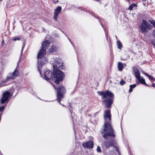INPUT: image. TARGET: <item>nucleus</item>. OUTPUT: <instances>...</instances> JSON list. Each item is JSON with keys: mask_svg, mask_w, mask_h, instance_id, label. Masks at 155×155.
I'll list each match as a JSON object with an SVG mask.
<instances>
[{"mask_svg": "<svg viewBox=\"0 0 155 155\" xmlns=\"http://www.w3.org/2000/svg\"><path fill=\"white\" fill-rule=\"evenodd\" d=\"M105 122L104 124V128L101 130V133H104L103 137L106 140H110L109 141H105L103 142V144L107 148L111 146H114L115 143L114 138L115 137L114 134V132L111 124V116L110 110H108L105 111L104 114Z\"/></svg>", "mask_w": 155, "mask_h": 155, "instance_id": "1", "label": "nucleus"}, {"mask_svg": "<svg viewBox=\"0 0 155 155\" xmlns=\"http://www.w3.org/2000/svg\"><path fill=\"white\" fill-rule=\"evenodd\" d=\"M97 93L99 95L103 96L102 97V99L103 98H107V99L104 100L103 101V102L106 107L107 108L110 107L113 102L111 99L114 97V95L113 93L108 91H98Z\"/></svg>", "mask_w": 155, "mask_h": 155, "instance_id": "2", "label": "nucleus"}, {"mask_svg": "<svg viewBox=\"0 0 155 155\" xmlns=\"http://www.w3.org/2000/svg\"><path fill=\"white\" fill-rule=\"evenodd\" d=\"M41 51L42 50H40L37 55L38 62L37 66L38 69L41 75L40 67H41L44 64L47 63V58L44 57L46 53V51H43V52H41Z\"/></svg>", "mask_w": 155, "mask_h": 155, "instance_id": "3", "label": "nucleus"}, {"mask_svg": "<svg viewBox=\"0 0 155 155\" xmlns=\"http://www.w3.org/2000/svg\"><path fill=\"white\" fill-rule=\"evenodd\" d=\"M53 67L54 70L53 74V80L54 81L55 83L57 84H58L60 81L63 80L64 76V74L63 72L58 69L55 71V65H53Z\"/></svg>", "mask_w": 155, "mask_h": 155, "instance_id": "4", "label": "nucleus"}, {"mask_svg": "<svg viewBox=\"0 0 155 155\" xmlns=\"http://www.w3.org/2000/svg\"><path fill=\"white\" fill-rule=\"evenodd\" d=\"M140 31L142 33L147 32L149 29H152V26L147 21L143 19L142 23L139 26Z\"/></svg>", "mask_w": 155, "mask_h": 155, "instance_id": "5", "label": "nucleus"}, {"mask_svg": "<svg viewBox=\"0 0 155 155\" xmlns=\"http://www.w3.org/2000/svg\"><path fill=\"white\" fill-rule=\"evenodd\" d=\"M65 93V90L63 86H60L58 87L57 92V100L59 103L61 101V99L63 98V95Z\"/></svg>", "mask_w": 155, "mask_h": 155, "instance_id": "6", "label": "nucleus"}, {"mask_svg": "<svg viewBox=\"0 0 155 155\" xmlns=\"http://www.w3.org/2000/svg\"><path fill=\"white\" fill-rule=\"evenodd\" d=\"M93 145L94 143L91 141L83 142L82 144V146L84 148L87 149L92 148Z\"/></svg>", "mask_w": 155, "mask_h": 155, "instance_id": "7", "label": "nucleus"}, {"mask_svg": "<svg viewBox=\"0 0 155 155\" xmlns=\"http://www.w3.org/2000/svg\"><path fill=\"white\" fill-rule=\"evenodd\" d=\"M10 93L9 91H6L3 94V96L1 99V103L2 104H4L7 101L9 96Z\"/></svg>", "mask_w": 155, "mask_h": 155, "instance_id": "8", "label": "nucleus"}, {"mask_svg": "<svg viewBox=\"0 0 155 155\" xmlns=\"http://www.w3.org/2000/svg\"><path fill=\"white\" fill-rule=\"evenodd\" d=\"M52 72L50 71L49 70H47L45 72L44 74V76L45 79L46 80H48L51 78H52L53 80V76L52 75Z\"/></svg>", "mask_w": 155, "mask_h": 155, "instance_id": "9", "label": "nucleus"}, {"mask_svg": "<svg viewBox=\"0 0 155 155\" xmlns=\"http://www.w3.org/2000/svg\"><path fill=\"white\" fill-rule=\"evenodd\" d=\"M61 7L60 6H58L55 9L54 16V18L56 21H57L58 15L61 12Z\"/></svg>", "mask_w": 155, "mask_h": 155, "instance_id": "10", "label": "nucleus"}, {"mask_svg": "<svg viewBox=\"0 0 155 155\" xmlns=\"http://www.w3.org/2000/svg\"><path fill=\"white\" fill-rule=\"evenodd\" d=\"M49 42L48 41H46L44 42H43L42 44V48L40 50H41V52H43V51H45L46 49L47 48L49 45Z\"/></svg>", "mask_w": 155, "mask_h": 155, "instance_id": "11", "label": "nucleus"}, {"mask_svg": "<svg viewBox=\"0 0 155 155\" xmlns=\"http://www.w3.org/2000/svg\"><path fill=\"white\" fill-rule=\"evenodd\" d=\"M132 69L134 72V75L135 77L138 79H139L140 78V76L138 69L135 67H133Z\"/></svg>", "mask_w": 155, "mask_h": 155, "instance_id": "12", "label": "nucleus"}, {"mask_svg": "<svg viewBox=\"0 0 155 155\" xmlns=\"http://www.w3.org/2000/svg\"><path fill=\"white\" fill-rule=\"evenodd\" d=\"M56 51V48L55 45L51 46L48 51H47L48 54H50Z\"/></svg>", "mask_w": 155, "mask_h": 155, "instance_id": "13", "label": "nucleus"}, {"mask_svg": "<svg viewBox=\"0 0 155 155\" xmlns=\"http://www.w3.org/2000/svg\"><path fill=\"white\" fill-rule=\"evenodd\" d=\"M18 74L19 72L16 69H15L12 74V77L11 78H12V79L15 78L18 75Z\"/></svg>", "mask_w": 155, "mask_h": 155, "instance_id": "14", "label": "nucleus"}, {"mask_svg": "<svg viewBox=\"0 0 155 155\" xmlns=\"http://www.w3.org/2000/svg\"><path fill=\"white\" fill-rule=\"evenodd\" d=\"M118 70L120 71L122 70L123 68V65L122 63L120 62H118Z\"/></svg>", "mask_w": 155, "mask_h": 155, "instance_id": "15", "label": "nucleus"}, {"mask_svg": "<svg viewBox=\"0 0 155 155\" xmlns=\"http://www.w3.org/2000/svg\"><path fill=\"white\" fill-rule=\"evenodd\" d=\"M138 80L140 81V82L142 84H145V85L147 86L148 85L145 83V80L143 78H141L140 77V78Z\"/></svg>", "mask_w": 155, "mask_h": 155, "instance_id": "16", "label": "nucleus"}, {"mask_svg": "<svg viewBox=\"0 0 155 155\" xmlns=\"http://www.w3.org/2000/svg\"><path fill=\"white\" fill-rule=\"evenodd\" d=\"M62 61L61 59L58 58H56L55 60L54 61V63L55 64H59L60 63H62Z\"/></svg>", "mask_w": 155, "mask_h": 155, "instance_id": "17", "label": "nucleus"}, {"mask_svg": "<svg viewBox=\"0 0 155 155\" xmlns=\"http://www.w3.org/2000/svg\"><path fill=\"white\" fill-rule=\"evenodd\" d=\"M63 63H60L59 64H56L55 67H56L57 68H62V66H63Z\"/></svg>", "mask_w": 155, "mask_h": 155, "instance_id": "18", "label": "nucleus"}, {"mask_svg": "<svg viewBox=\"0 0 155 155\" xmlns=\"http://www.w3.org/2000/svg\"><path fill=\"white\" fill-rule=\"evenodd\" d=\"M8 81L6 79L5 80L2 81L0 84V85L2 86H3L5 85Z\"/></svg>", "mask_w": 155, "mask_h": 155, "instance_id": "19", "label": "nucleus"}, {"mask_svg": "<svg viewBox=\"0 0 155 155\" xmlns=\"http://www.w3.org/2000/svg\"><path fill=\"white\" fill-rule=\"evenodd\" d=\"M12 77V74L11 73H9L8 74L6 80L8 81L10 79H12L11 77Z\"/></svg>", "mask_w": 155, "mask_h": 155, "instance_id": "20", "label": "nucleus"}, {"mask_svg": "<svg viewBox=\"0 0 155 155\" xmlns=\"http://www.w3.org/2000/svg\"><path fill=\"white\" fill-rule=\"evenodd\" d=\"M137 6V5L136 4H133L130 5L129 9L130 10H132L134 7H136Z\"/></svg>", "mask_w": 155, "mask_h": 155, "instance_id": "21", "label": "nucleus"}, {"mask_svg": "<svg viewBox=\"0 0 155 155\" xmlns=\"http://www.w3.org/2000/svg\"><path fill=\"white\" fill-rule=\"evenodd\" d=\"M117 47L119 49H121L122 47V45L120 42V41H118L117 42Z\"/></svg>", "mask_w": 155, "mask_h": 155, "instance_id": "22", "label": "nucleus"}, {"mask_svg": "<svg viewBox=\"0 0 155 155\" xmlns=\"http://www.w3.org/2000/svg\"><path fill=\"white\" fill-rule=\"evenodd\" d=\"M20 38H21L20 37L18 36L13 38L12 40L14 41H15L17 40H19L20 39Z\"/></svg>", "mask_w": 155, "mask_h": 155, "instance_id": "23", "label": "nucleus"}, {"mask_svg": "<svg viewBox=\"0 0 155 155\" xmlns=\"http://www.w3.org/2000/svg\"><path fill=\"white\" fill-rule=\"evenodd\" d=\"M126 83L123 80H122L120 81V84L121 85H123Z\"/></svg>", "mask_w": 155, "mask_h": 155, "instance_id": "24", "label": "nucleus"}, {"mask_svg": "<svg viewBox=\"0 0 155 155\" xmlns=\"http://www.w3.org/2000/svg\"><path fill=\"white\" fill-rule=\"evenodd\" d=\"M150 22L151 24L153 25V26L155 27V21L154 20H151Z\"/></svg>", "mask_w": 155, "mask_h": 155, "instance_id": "25", "label": "nucleus"}, {"mask_svg": "<svg viewBox=\"0 0 155 155\" xmlns=\"http://www.w3.org/2000/svg\"><path fill=\"white\" fill-rule=\"evenodd\" d=\"M97 150L98 152H101V150L99 146H98L97 147Z\"/></svg>", "mask_w": 155, "mask_h": 155, "instance_id": "26", "label": "nucleus"}, {"mask_svg": "<svg viewBox=\"0 0 155 155\" xmlns=\"http://www.w3.org/2000/svg\"><path fill=\"white\" fill-rule=\"evenodd\" d=\"M148 77L150 79H152V80H153V81L155 80L154 78L150 75Z\"/></svg>", "mask_w": 155, "mask_h": 155, "instance_id": "27", "label": "nucleus"}, {"mask_svg": "<svg viewBox=\"0 0 155 155\" xmlns=\"http://www.w3.org/2000/svg\"><path fill=\"white\" fill-rule=\"evenodd\" d=\"M136 84H134L133 85H130V87H132V88H134V87H136Z\"/></svg>", "mask_w": 155, "mask_h": 155, "instance_id": "28", "label": "nucleus"}, {"mask_svg": "<svg viewBox=\"0 0 155 155\" xmlns=\"http://www.w3.org/2000/svg\"><path fill=\"white\" fill-rule=\"evenodd\" d=\"M25 46V45L24 44L23 45V46L22 47V49H21V54H22V51H23V49H24V48Z\"/></svg>", "mask_w": 155, "mask_h": 155, "instance_id": "29", "label": "nucleus"}, {"mask_svg": "<svg viewBox=\"0 0 155 155\" xmlns=\"http://www.w3.org/2000/svg\"><path fill=\"white\" fill-rule=\"evenodd\" d=\"M130 87V88L129 90V92H132V91H133V88L131 87Z\"/></svg>", "mask_w": 155, "mask_h": 155, "instance_id": "30", "label": "nucleus"}, {"mask_svg": "<svg viewBox=\"0 0 155 155\" xmlns=\"http://www.w3.org/2000/svg\"><path fill=\"white\" fill-rule=\"evenodd\" d=\"M144 74L146 75L147 76L149 77V76L150 75H149V74H147V73H144Z\"/></svg>", "mask_w": 155, "mask_h": 155, "instance_id": "31", "label": "nucleus"}, {"mask_svg": "<svg viewBox=\"0 0 155 155\" xmlns=\"http://www.w3.org/2000/svg\"><path fill=\"white\" fill-rule=\"evenodd\" d=\"M68 39L70 41V42H71V44H72V45H73V43H72V42H71V40L70 39V38H69L68 37Z\"/></svg>", "mask_w": 155, "mask_h": 155, "instance_id": "32", "label": "nucleus"}, {"mask_svg": "<svg viewBox=\"0 0 155 155\" xmlns=\"http://www.w3.org/2000/svg\"><path fill=\"white\" fill-rule=\"evenodd\" d=\"M152 86L153 87H155V84L153 83V84H152Z\"/></svg>", "mask_w": 155, "mask_h": 155, "instance_id": "33", "label": "nucleus"}, {"mask_svg": "<svg viewBox=\"0 0 155 155\" xmlns=\"http://www.w3.org/2000/svg\"><path fill=\"white\" fill-rule=\"evenodd\" d=\"M114 147L115 148H117V147L115 146H114Z\"/></svg>", "mask_w": 155, "mask_h": 155, "instance_id": "34", "label": "nucleus"}, {"mask_svg": "<svg viewBox=\"0 0 155 155\" xmlns=\"http://www.w3.org/2000/svg\"><path fill=\"white\" fill-rule=\"evenodd\" d=\"M54 88H55V89H56L57 88L55 87V86H54Z\"/></svg>", "mask_w": 155, "mask_h": 155, "instance_id": "35", "label": "nucleus"}, {"mask_svg": "<svg viewBox=\"0 0 155 155\" xmlns=\"http://www.w3.org/2000/svg\"><path fill=\"white\" fill-rule=\"evenodd\" d=\"M2 0H0V1H2Z\"/></svg>", "mask_w": 155, "mask_h": 155, "instance_id": "36", "label": "nucleus"}, {"mask_svg": "<svg viewBox=\"0 0 155 155\" xmlns=\"http://www.w3.org/2000/svg\"><path fill=\"white\" fill-rule=\"evenodd\" d=\"M117 151L118 152V150H117Z\"/></svg>", "mask_w": 155, "mask_h": 155, "instance_id": "37", "label": "nucleus"}]
</instances>
